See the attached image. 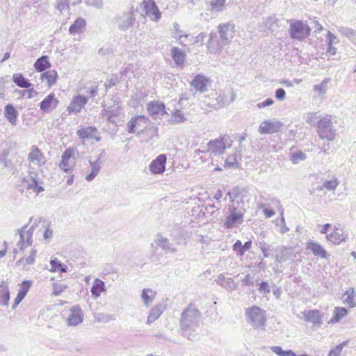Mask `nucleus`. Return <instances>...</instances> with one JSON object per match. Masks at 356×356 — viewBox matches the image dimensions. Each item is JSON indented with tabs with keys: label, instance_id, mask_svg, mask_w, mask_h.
<instances>
[{
	"label": "nucleus",
	"instance_id": "de8ad7c7",
	"mask_svg": "<svg viewBox=\"0 0 356 356\" xmlns=\"http://www.w3.org/2000/svg\"><path fill=\"white\" fill-rule=\"evenodd\" d=\"M326 85H327V81H323L320 84L314 86V89L315 91L318 92L319 94H321L325 91Z\"/></svg>",
	"mask_w": 356,
	"mask_h": 356
},
{
	"label": "nucleus",
	"instance_id": "6ab92c4d",
	"mask_svg": "<svg viewBox=\"0 0 356 356\" xmlns=\"http://www.w3.org/2000/svg\"><path fill=\"white\" fill-rule=\"evenodd\" d=\"M20 240L18 243L19 250L24 251L32 244L33 232L31 229H22L19 232Z\"/></svg>",
	"mask_w": 356,
	"mask_h": 356
},
{
	"label": "nucleus",
	"instance_id": "3c124183",
	"mask_svg": "<svg viewBox=\"0 0 356 356\" xmlns=\"http://www.w3.org/2000/svg\"><path fill=\"white\" fill-rule=\"evenodd\" d=\"M243 248L242 243L241 241H236V243L233 245L234 251L236 252L238 255L241 256V250Z\"/></svg>",
	"mask_w": 356,
	"mask_h": 356
},
{
	"label": "nucleus",
	"instance_id": "a19ab883",
	"mask_svg": "<svg viewBox=\"0 0 356 356\" xmlns=\"http://www.w3.org/2000/svg\"><path fill=\"white\" fill-rule=\"evenodd\" d=\"M155 296V292L152 289H146L143 291L142 298L145 304H149L152 302Z\"/></svg>",
	"mask_w": 356,
	"mask_h": 356
},
{
	"label": "nucleus",
	"instance_id": "4c0bfd02",
	"mask_svg": "<svg viewBox=\"0 0 356 356\" xmlns=\"http://www.w3.org/2000/svg\"><path fill=\"white\" fill-rule=\"evenodd\" d=\"M162 314V310L159 307H154L152 308L147 316V323L151 324L157 320Z\"/></svg>",
	"mask_w": 356,
	"mask_h": 356
},
{
	"label": "nucleus",
	"instance_id": "864d4df0",
	"mask_svg": "<svg viewBox=\"0 0 356 356\" xmlns=\"http://www.w3.org/2000/svg\"><path fill=\"white\" fill-rule=\"evenodd\" d=\"M252 247V241L249 240L248 241L245 242L244 245H243V248H241V256H243L245 251L250 250Z\"/></svg>",
	"mask_w": 356,
	"mask_h": 356
},
{
	"label": "nucleus",
	"instance_id": "412c9836",
	"mask_svg": "<svg viewBox=\"0 0 356 356\" xmlns=\"http://www.w3.org/2000/svg\"><path fill=\"white\" fill-rule=\"evenodd\" d=\"M22 185L26 190H31L35 195H38L43 191V188L39 186L36 179L32 176L24 177L22 180Z\"/></svg>",
	"mask_w": 356,
	"mask_h": 356
},
{
	"label": "nucleus",
	"instance_id": "0eeeda50",
	"mask_svg": "<svg viewBox=\"0 0 356 356\" xmlns=\"http://www.w3.org/2000/svg\"><path fill=\"white\" fill-rule=\"evenodd\" d=\"M244 211L234 207L229 210L224 225L227 229L237 227L243 222Z\"/></svg>",
	"mask_w": 356,
	"mask_h": 356
},
{
	"label": "nucleus",
	"instance_id": "473e14b6",
	"mask_svg": "<svg viewBox=\"0 0 356 356\" xmlns=\"http://www.w3.org/2000/svg\"><path fill=\"white\" fill-rule=\"evenodd\" d=\"M172 58L177 65H182L184 63L186 54L178 47H173L171 50Z\"/></svg>",
	"mask_w": 356,
	"mask_h": 356
},
{
	"label": "nucleus",
	"instance_id": "7ed1b4c3",
	"mask_svg": "<svg viewBox=\"0 0 356 356\" xmlns=\"http://www.w3.org/2000/svg\"><path fill=\"white\" fill-rule=\"evenodd\" d=\"M76 149L75 147H68L63 153L58 165L60 169L64 172H73L74 168L76 165Z\"/></svg>",
	"mask_w": 356,
	"mask_h": 356
},
{
	"label": "nucleus",
	"instance_id": "e2e57ef3",
	"mask_svg": "<svg viewBox=\"0 0 356 356\" xmlns=\"http://www.w3.org/2000/svg\"><path fill=\"white\" fill-rule=\"evenodd\" d=\"M35 92L33 88L29 89L28 90L23 91V95L27 94L28 98L33 97V93Z\"/></svg>",
	"mask_w": 356,
	"mask_h": 356
},
{
	"label": "nucleus",
	"instance_id": "4468645a",
	"mask_svg": "<svg viewBox=\"0 0 356 356\" xmlns=\"http://www.w3.org/2000/svg\"><path fill=\"white\" fill-rule=\"evenodd\" d=\"M304 320L311 323L313 327H318L323 323V314L318 309L306 310L302 312Z\"/></svg>",
	"mask_w": 356,
	"mask_h": 356
},
{
	"label": "nucleus",
	"instance_id": "603ef678",
	"mask_svg": "<svg viewBox=\"0 0 356 356\" xmlns=\"http://www.w3.org/2000/svg\"><path fill=\"white\" fill-rule=\"evenodd\" d=\"M286 92L284 89L279 88L275 91V96L279 100H283L285 98Z\"/></svg>",
	"mask_w": 356,
	"mask_h": 356
},
{
	"label": "nucleus",
	"instance_id": "ea45409f",
	"mask_svg": "<svg viewBox=\"0 0 356 356\" xmlns=\"http://www.w3.org/2000/svg\"><path fill=\"white\" fill-rule=\"evenodd\" d=\"M264 27L266 29L274 31L278 27V19L274 17H268L264 22Z\"/></svg>",
	"mask_w": 356,
	"mask_h": 356
},
{
	"label": "nucleus",
	"instance_id": "a878e982",
	"mask_svg": "<svg viewBox=\"0 0 356 356\" xmlns=\"http://www.w3.org/2000/svg\"><path fill=\"white\" fill-rule=\"evenodd\" d=\"M343 302L349 308L356 307V293L354 288H348L343 294Z\"/></svg>",
	"mask_w": 356,
	"mask_h": 356
},
{
	"label": "nucleus",
	"instance_id": "ddd939ff",
	"mask_svg": "<svg viewBox=\"0 0 356 356\" xmlns=\"http://www.w3.org/2000/svg\"><path fill=\"white\" fill-rule=\"evenodd\" d=\"M220 40L228 44L236 33L235 26L230 23L222 24L218 26Z\"/></svg>",
	"mask_w": 356,
	"mask_h": 356
},
{
	"label": "nucleus",
	"instance_id": "37998d69",
	"mask_svg": "<svg viewBox=\"0 0 356 356\" xmlns=\"http://www.w3.org/2000/svg\"><path fill=\"white\" fill-rule=\"evenodd\" d=\"M197 313V310L191 305L184 311L181 318L183 320H187L190 316H195Z\"/></svg>",
	"mask_w": 356,
	"mask_h": 356
},
{
	"label": "nucleus",
	"instance_id": "f3484780",
	"mask_svg": "<svg viewBox=\"0 0 356 356\" xmlns=\"http://www.w3.org/2000/svg\"><path fill=\"white\" fill-rule=\"evenodd\" d=\"M87 103V98L84 96L76 95L73 97L72 100L67 106L68 113H76L80 112Z\"/></svg>",
	"mask_w": 356,
	"mask_h": 356
},
{
	"label": "nucleus",
	"instance_id": "8fccbe9b",
	"mask_svg": "<svg viewBox=\"0 0 356 356\" xmlns=\"http://www.w3.org/2000/svg\"><path fill=\"white\" fill-rule=\"evenodd\" d=\"M273 100L272 99H267L266 100L264 101L263 102L257 104V106L258 108H263L266 106H270L273 104Z\"/></svg>",
	"mask_w": 356,
	"mask_h": 356
},
{
	"label": "nucleus",
	"instance_id": "69168bd1",
	"mask_svg": "<svg viewBox=\"0 0 356 356\" xmlns=\"http://www.w3.org/2000/svg\"><path fill=\"white\" fill-rule=\"evenodd\" d=\"M261 251H262V252H263L264 255L265 257H268V248L266 246V244H265V243H264V244H262V245H261Z\"/></svg>",
	"mask_w": 356,
	"mask_h": 356
},
{
	"label": "nucleus",
	"instance_id": "09e8293b",
	"mask_svg": "<svg viewBox=\"0 0 356 356\" xmlns=\"http://www.w3.org/2000/svg\"><path fill=\"white\" fill-rule=\"evenodd\" d=\"M259 291L264 293H268L270 292V286L266 282H262L259 288Z\"/></svg>",
	"mask_w": 356,
	"mask_h": 356
},
{
	"label": "nucleus",
	"instance_id": "4be33fe9",
	"mask_svg": "<svg viewBox=\"0 0 356 356\" xmlns=\"http://www.w3.org/2000/svg\"><path fill=\"white\" fill-rule=\"evenodd\" d=\"M306 248L307 250L312 252V253L321 259H327L328 257L327 251L317 242L312 241L307 242L306 244Z\"/></svg>",
	"mask_w": 356,
	"mask_h": 356
},
{
	"label": "nucleus",
	"instance_id": "f8f14e48",
	"mask_svg": "<svg viewBox=\"0 0 356 356\" xmlns=\"http://www.w3.org/2000/svg\"><path fill=\"white\" fill-rule=\"evenodd\" d=\"M83 320V312L79 305H75L70 309V314L66 319L69 326H76Z\"/></svg>",
	"mask_w": 356,
	"mask_h": 356
},
{
	"label": "nucleus",
	"instance_id": "c03bdc74",
	"mask_svg": "<svg viewBox=\"0 0 356 356\" xmlns=\"http://www.w3.org/2000/svg\"><path fill=\"white\" fill-rule=\"evenodd\" d=\"M306 159V155L301 151H298L294 152L291 156V161L293 163L296 164L301 161H303Z\"/></svg>",
	"mask_w": 356,
	"mask_h": 356
},
{
	"label": "nucleus",
	"instance_id": "f257e3e1",
	"mask_svg": "<svg viewBox=\"0 0 356 356\" xmlns=\"http://www.w3.org/2000/svg\"><path fill=\"white\" fill-rule=\"evenodd\" d=\"M127 131L136 136L147 134L149 139L159 137L158 128L152 126L149 119L144 115L133 116L127 123Z\"/></svg>",
	"mask_w": 356,
	"mask_h": 356
},
{
	"label": "nucleus",
	"instance_id": "2eb2a0df",
	"mask_svg": "<svg viewBox=\"0 0 356 356\" xmlns=\"http://www.w3.org/2000/svg\"><path fill=\"white\" fill-rule=\"evenodd\" d=\"M166 162V156L160 154L150 163L149 169L152 174H162L165 170Z\"/></svg>",
	"mask_w": 356,
	"mask_h": 356
},
{
	"label": "nucleus",
	"instance_id": "338daca9",
	"mask_svg": "<svg viewBox=\"0 0 356 356\" xmlns=\"http://www.w3.org/2000/svg\"><path fill=\"white\" fill-rule=\"evenodd\" d=\"M52 236V231L47 229L44 232V236L45 238H49Z\"/></svg>",
	"mask_w": 356,
	"mask_h": 356
},
{
	"label": "nucleus",
	"instance_id": "c85d7f7f",
	"mask_svg": "<svg viewBox=\"0 0 356 356\" xmlns=\"http://www.w3.org/2000/svg\"><path fill=\"white\" fill-rule=\"evenodd\" d=\"M86 26V20L82 17H78L70 26L69 31L72 34L81 33L85 29Z\"/></svg>",
	"mask_w": 356,
	"mask_h": 356
},
{
	"label": "nucleus",
	"instance_id": "a211bd4d",
	"mask_svg": "<svg viewBox=\"0 0 356 356\" xmlns=\"http://www.w3.org/2000/svg\"><path fill=\"white\" fill-rule=\"evenodd\" d=\"M78 136L82 140H92L97 141L100 140L98 131L95 127H83L76 132Z\"/></svg>",
	"mask_w": 356,
	"mask_h": 356
},
{
	"label": "nucleus",
	"instance_id": "4d7b16f0",
	"mask_svg": "<svg viewBox=\"0 0 356 356\" xmlns=\"http://www.w3.org/2000/svg\"><path fill=\"white\" fill-rule=\"evenodd\" d=\"M8 250V243L6 241L3 242V249L0 250V259L3 257Z\"/></svg>",
	"mask_w": 356,
	"mask_h": 356
},
{
	"label": "nucleus",
	"instance_id": "bf43d9fd",
	"mask_svg": "<svg viewBox=\"0 0 356 356\" xmlns=\"http://www.w3.org/2000/svg\"><path fill=\"white\" fill-rule=\"evenodd\" d=\"M264 212L266 218L272 217L275 214V211L270 209H265Z\"/></svg>",
	"mask_w": 356,
	"mask_h": 356
},
{
	"label": "nucleus",
	"instance_id": "f03ea898",
	"mask_svg": "<svg viewBox=\"0 0 356 356\" xmlns=\"http://www.w3.org/2000/svg\"><path fill=\"white\" fill-rule=\"evenodd\" d=\"M330 227V223H326L321 227L320 230L321 234H326L325 238L329 242L334 245H339L346 241L348 235L340 225L334 226L332 231L327 234Z\"/></svg>",
	"mask_w": 356,
	"mask_h": 356
},
{
	"label": "nucleus",
	"instance_id": "c756f323",
	"mask_svg": "<svg viewBox=\"0 0 356 356\" xmlns=\"http://www.w3.org/2000/svg\"><path fill=\"white\" fill-rule=\"evenodd\" d=\"M33 66L37 72H42L49 69L51 67V63L49 60L48 56H42L37 59Z\"/></svg>",
	"mask_w": 356,
	"mask_h": 356
},
{
	"label": "nucleus",
	"instance_id": "bb28decb",
	"mask_svg": "<svg viewBox=\"0 0 356 356\" xmlns=\"http://www.w3.org/2000/svg\"><path fill=\"white\" fill-rule=\"evenodd\" d=\"M209 79L202 75L196 76L191 81V86L196 90L200 92H204L207 89Z\"/></svg>",
	"mask_w": 356,
	"mask_h": 356
},
{
	"label": "nucleus",
	"instance_id": "13d9d810",
	"mask_svg": "<svg viewBox=\"0 0 356 356\" xmlns=\"http://www.w3.org/2000/svg\"><path fill=\"white\" fill-rule=\"evenodd\" d=\"M68 173L69 175L67 176L66 184L67 185H71L74 182V175L72 173V172H70Z\"/></svg>",
	"mask_w": 356,
	"mask_h": 356
},
{
	"label": "nucleus",
	"instance_id": "6e6d98bb",
	"mask_svg": "<svg viewBox=\"0 0 356 356\" xmlns=\"http://www.w3.org/2000/svg\"><path fill=\"white\" fill-rule=\"evenodd\" d=\"M271 350L279 356H282L285 352V350H283L280 346H273L271 348Z\"/></svg>",
	"mask_w": 356,
	"mask_h": 356
},
{
	"label": "nucleus",
	"instance_id": "680f3d73",
	"mask_svg": "<svg viewBox=\"0 0 356 356\" xmlns=\"http://www.w3.org/2000/svg\"><path fill=\"white\" fill-rule=\"evenodd\" d=\"M35 253V251H33L31 255L28 259H26V262L28 264H31L34 261Z\"/></svg>",
	"mask_w": 356,
	"mask_h": 356
},
{
	"label": "nucleus",
	"instance_id": "dca6fc26",
	"mask_svg": "<svg viewBox=\"0 0 356 356\" xmlns=\"http://www.w3.org/2000/svg\"><path fill=\"white\" fill-rule=\"evenodd\" d=\"M280 122H272L266 120L262 122L259 126V132L261 134H272L279 131L282 127Z\"/></svg>",
	"mask_w": 356,
	"mask_h": 356
},
{
	"label": "nucleus",
	"instance_id": "c9c22d12",
	"mask_svg": "<svg viewBox=\"0 0 356 356\" xmlns=\"http://www.w3.org/2000/svg\"><path fill=\"white\" fill-rule=\"evenodd\" d=\"M50 264H51V268L49 269V270L52 273H56V272L65 273V272H67V266L65 264H63L56 258L51 259Z\"/></svg>",
	"mask_w": 356,
	"mask_h": 356
},
{
	"label": "nucleus",
	"instance_id": "b1692460",
	"mask_svg": "<svg viewBox=\"0 0 356 356\" xmlns=\"http://www.w3.org/2000/svg\"><path fill=\"white\" fill-rule=\"evenodd\" d=\"M40 79L45 82L49 88L55 85L58 79V72L54 70L44 72L40 75Z\"/></svg>",
	"mask_w": 356,
	"mask_h": 356
},
{
	"label": "nucleus",
	"instance_id": "cd10ccee",
	"mask_svg": "<svg viewBox=\"0 0 356 356\" xmlns=\"http://www.w3.org/2000/svg\"><path fill=\"white\" fill-rule=\"evenodd\" d=\"M106 291V286L104 282L98 278H96L91 288V293L93 297L98 298L101 294Z\"/></svg>",
	"mask_w": 356,
	"mask_h": 356
},
{
	"label": "nucleus",
	"instance_id": "5701e85b",
	"mask_svg": "<svg viewBox=\"0 0 356 356\" xmlns=\"http://www.w3.org/2000/svg\"><path fill=\"white\" fill-rule=\"evenodd\" d=\"M58 104V100L54 93H51L40 102V108L44 112H49L55 108Z\"/></svg>",
	"mask_w": 356,
	"mask_h": 356
},
{
	"label": "nucleus",
	"instance_id": "423d86ee",
	"mask_svg": "<svg viewBox=\"0 0 356 356\" xmlns=\"http://www.w3.org/2000/svg\"><path fill=\"white\" fill-rule=\"evenodd\" d=\"M318 133L321 138L333 140L335 134L332 127L331 120L327 118H321L318 122Z\"/></svg>",
	"mask_w": 356,
	"mask_h": 356
},
{
	"label": "nucleus",
	"instance_id": "1a4fd4ad",
	"mask_svg": "<svg viewBox=\"0 0 356 356\" xmlns=\"http://www.w3.org/2000/svg\"><path fill=\"white\" fill-rule=\"evenodd\" d=\"M140 7L145 13V15L149 17L153 21H158L161 17V13L154 0H143Z\"/></svg>",
	"mask_w": 356,
	"mask_h": 356
},
{
	"label": "nucleus",
	"instance_id": "e433bc0d",
	"mask_svg": "<svg viewBox=\"0 0 356 356\" xmlns=\"http://www.w3.org/2000/svg\"><path fill=\"white\" fill-rule=\"evenodd\" d=\"M186 120L184 114L180 110H175L171 114L170 122L172 124H179L184 122Z\"/></svg>",
	"mask_w": 356,
	"mask_h": 356
},
{
	"label": "nucleus",
	"instance_id": "f704fd0d",
	"mask_svg": "<svg viewBox=\"0 0 356 356\" xmlns=\"http://www.w3.org/2000/svg\"><path fill=\"white\" fill-rule=\"evenodd\" d=\"M327 40L328 41L327 49L326 51L327 56H332L336 54L337 48L333 46V43L337 40L335 35L329 31L327 34Z\"/></svg>",
	"mask_w": 356,
	"mask_h": 356
},
{
	"label": "nucleus",
	"instance_id": "9b49d317",
	"mask_svg": "<svg viewBox=\"0 0 356 356\" xmlns=\"http://www.w3.org/2000/svg\"><path fill=\"white\" fill-rule=\"evenodd\" d=\"M147 111L153 118L162 117L167 114L165 104L159 101H151L147 104Z\"/></svg>",
	"mask_w": 356,
	"mask_h": 356
},
{
	"label": "nucleus",
	"instance_id": "49530a36",
	"mask_svg": "<svg viewBox=\"0 0 356 356\" xmlns=\"http://www.w3.org/2000/svg\"><path fill=\"white\" fill-rule=\"evenodd\" d=\"M338 185H339V182H338L337 179L336 178H334L331 180L326 181L324 183L323 186H324V188H325L327 190L333 191V190L336 189V188L337 187Z\"/></svg>",
	"mask_w": 356,
	"mask_h": 356
},
{
	"label": "nucleus",
	"instance_id": "5fc2aeb1",
	"mask_svg": "<svg viewBox=\"0 0 356 356\" xmlns=\"http://www.w3.org/2000/svg\"><path fill=\"white\" fill-rule=\"evenodd\" d=\"M65 289V286L54 284L53 295H54V296L60 295L64 291Z\"/></svg>",
	"mask_w": 356,
	"mask_h": 356
},
{
	"label": "nucleus",
	"instance_id": "774afa93",
	"mask_svg": "<svg viewBox=\"0 0 356 356\" xmlns=\"http://www.w3.org/2000/svg\"><path fill=\"white\" fill-rule=\"evenodd\" d=\"M282 356H296V354L291 350H285Z\"/></svg>",
	"mask_w": 356,
	"mask_h": 356
},
{
	"label": "nucleus",
	"instance_id": "7c9ffc66",
	"mask_svg": "<svg viewBox=\"0 0 356 356\" xmlns=\"http://www.w3.org/2000/svg\"><path fill=\"white\" fill-rule=\"evenodd\" d=\"M13 82L19 88H29L31 83L22 73H15L13 75Z\"/></svg>",
	"mask_w": 356,
	"mask_h": 356
},
{
	"label": "nucleus",
	"instance_id": "39448f33",
	"mask_svg": "<svg viewBox=\"0 0 356 356\" xmlns=\"http://www.w3.org/2000/svg\"><path fill=\"white\" fill-rule=\"evenodd\" d=\"M231 142L227 135L221 136L218 138L211 140L208 143V151L213 154H222L227 147H231Z\"/></svg>",
	"mask_w": 356,
	"mask_h": 356
},
{
	"label": "nucleus",
	"instance_id": "9d476101",
	"mask_svg": "<svg viewBox=\"0 0 356 356\" xmlns=\"http://www.w3.org/2000/svg\"><path fill=\"white\" fill-rule=\"evenodd\" d=\"M27 159L30 166L33 165L40 167L44 165L47 162L45 156L35 145L31 146Z\"/></svg>",
	"mask_w": 356,
	"mask_h": 356
},
{
	"label": "nucleus",
	"instance_id": "2f4dec72",
	"mask_svg": "<svg viewBox=\"0 0 356 356\" xmlns=\"http://www.w3.org/2000/svg\"><path fill=\"white\" fill-rule=\"evenodd\" d=\"M348 314V310L343 307H336L333 310V316L330 320V323H338L341 319L346 316Z\"/></svg>",
	"mask_w": 356,
	"mask_h": 356
},
{
	"label": "nucleus",
	"instance_id": "79ce46f5",
	"mask_svg": "<svg viewBox=\"0 0 356 356\" xmlns=\"http://www.w3.org/2000/svg\"><path fill=\"white\" fill-rule=\"evenodd\" d=\"M238 165V160L236 154L229 155L225 161V168H234Z\"/></svg>",
	"mask_w": 356,
	"mask_h": 356
},
{
	"label": "nucleus",
	"instance_id": "052dcab7",
	"mask_svg": "<svg viewBox=\"0 0 356 356\" xmlns=\"http://www.w3.org/2000/svg\"><path fill=\"white\" fill-rule=\"evenodd\" d=\"M348 343V341H343V343H340L339 345H338L337 346H336V348H334L337 352V354H340L342 349L343 348V347Z\"/></svg>",
	"mask_w": 356,
	"mask_h": 356
},
{
	"label": "nucleus",
	"instance_id": "393cba45",
	"mask_svg": "<svg viewBox=\"0 0 356 356\" xmlns=\"http://www.w3.org/2000/svg\"><path fill=\"white\" fill-rule=\"evenodd\" d=\"M10 300V290L6 281L0 282V305L8 306Z\"/></svg>",
	"mask_w": 356,
	"mask_h": 356
},
{
	"label": "nucleus",
	"instance_id": "58836bf2",
	"mask_svg": "<svg viewBox=\"0 0 356 356\" xmlns=\"http://www.w3.org/2000/svg\"><path fill=\"white\" fill-rule=\"evenodd\" d=\"M91 172L86 176V179L88 181L92 180L99 173L100 166L97 162H90Z\"/></svg>",
	"mask_w": 356,
	"mask_h": 356
},
{
	"label": "nucleus",
	"instance_id": "6e6552de",
	"mask_svg": "<svg viewBox=\"0 0 356 356\" xmlns=\"http://www.w3.org/2000/svg\"><path fill=\"white\" fill-rule=\"evenodd\" d=\"M310 33L309 27L301 21H295L291 24L290 34L293 38L302 40Z\"/></svg>",
	"mask_w": 356,
	"mask_h": 356
},
{
	"label": "nucleus",
	"instance_id": "a18cd8bd",
	"mask_svg": "<svg viewBox=\"0 0 356 356\" xmlns=\"http://www.w3.org/2000/svg\"><path fill=\"white\" fill-rule=\"evenodd\" d=\"M226 0H211L209 3L211 10H220L225 6Z\"/></svg>",
	"mask_w": 356,
	"mask_h": 356
},
{
	"label": "nucleus",
	"instance_id": "72a5a7b5",
	"mask_svg": "<svg viewBox=\"0 0 356 356\" xmlns=\"http://www.w3.org/2000/svg\"><path fill=\"white\" fill-rule=\"evenodd\" d=\"M5 116L6 119L12 124H15L17 118V111L11 104H8L5 107Z\"/></svg>",
	"mask_w": 356,
	"mask_h": 356
},
{
	"label": "nucleus",
	"instance_id": "20e7f679",
	"mask_svg": "<svg viewBox=\"0 0 356 356\" xmlns=\"http://www.w3.org/2000/svg\"><path fill=\"white\" fill-rule=\"evenodd\" d=\"M248 322L255 327L264 326L266 318L264 312L257 306L249 307L245 311Z\"/></svg>",
	"mask_w": 356,
	"mask_h": 356
},
{
	"label": "nucleus",
	"instance_id": "0e129e2a",
	"mask_svg": "<svg viewBox=\"0 0 356 356\" xmlns=\"http://www.w3.org/2000/svg\"><path fill=\"white\" fill-rule=\"evenodd\" d=\"M58 8L63 9L65 6L67 5L69 0H58Z\"/></svg>",
	"mask_w": 356,
	"mask_h": 356
},
{
	"label": "nucleus",
	"instance_id": "aec40b11",
	"mask_svg": "<svg viewBox=\"0 0 356 356\" xmlns=\"http://www.w3.org/2000/svg\"><path fill=\"white\" fill-rule=\"evenodd\" d=\"M32 286V282L29 280H24L21 284H19V291L14 299V302L13 307L16 308L17 305L22 301V300L25 298L27 293Z\"/></svg>",
	"mask_w": 356,
	"mask_h": 356
}]
</instances>
